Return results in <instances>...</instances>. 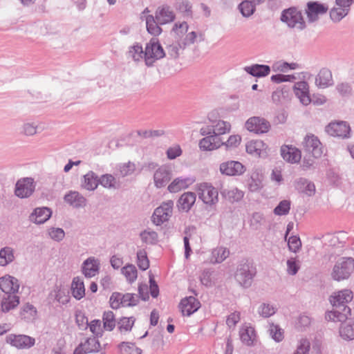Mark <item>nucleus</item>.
<instances>
[{"label":"nucleus","instance_id":"393cba45","mask_svg":"<svg viewBox=\"0 0 354 354\" xmlns=\"http://www.w3.org/2000/svg\"><path fill=\"white\" fill-rule=\"evenodd\" d=\"M268 148L267 145L260 140H252L246 144V151L257 157L266 154Z\"/></svg>","mask_w":354,"mask_h":354},{"label":"nucleus","instance_id":"aec40b11","mask_svg":"<svg viewBox=\"0 0 354 354\" xmlns=\"http://www.w3.org/2000/svg\"><path fill=\"white\" fill-rule=\"evenodd\" d=\"M155 18L159 24L164 25L174 21L176 15L169 6L163 5L157 8Z\"/></svg>","mask_w":354,"mask_h":354},{"label":"nucleus","instance_id":"13d9d810","mask_svg":"<svg viewBox=\"0 0 354 354\" xmlns=\"http://www.w3.org/2000/svg\"><path fill=\"white\" fill-rule=\"evenodd\" d=\"M122 294L120 292H113L110 299L109 304L113 309H118L122 307Z\"/></svg>","mask_w":354,"mask_h":354},{"label":"nucleus","instance_id":"4be33fe9","mask_svg":"<svg viewBox=\"0 0 354 354\" xmlns=\"http://www.w3.org/2000/svg\"><path fill=\"white\" fill-rule=\"evenodd\" d=\"M200 307V301L192 296L183 299L179 304L182 314L187 316H189L197 311Z\"/></svg>","mask_w":354,"mask_h":354},{"label":"nucleus","instance_id":"39448f33","mask_svg":"<svg viewBox=\"0 0 354 354\" xmlns=\"http://www.w3.org/2000/svg\"><path fill=\"white\" fill-rule=\"evenodd\" d=\"M196 192L199 199L206 205H213L218 201V192L210 183L203 182L197 184Z\"/></svg>","mask_w":354,"mask_h":354},{"label":"nucleus","instance_id":"0e129e2a","mask_svg":"<svg viewBox=\"0 0 354 354\" xmlns=\"http://www.w3.org/2000/svg\"><path fill=\"white\" fill-rule=\"evenodd\" d=\"M37 314L35 308L29 304H26L21 310V315L25 319L34 318Z\"/></svg>","mask_w":354,"mask_h":354},{"label":"nucleus","instance_id":"052dcab7","mask_svg":"<svg viewBox=\"0 0 354 354\" xmlns=\"http://www.w3.org/2000/svg\"><path fill=\"white\" fill-rule=\"evenodd\" d=\"M99 183L103 187L106 188L115 187L116 185L115 178L110 174H105L102 176L99 180Z\"/></svg>","mask_w":354,"mask_h":354},{"label":"nucleus","instance_id":"72a5a7b5","mask_svg":"<svg viewBox=\"0 0 354 354\" xmlns=\"http://www.w3.org/2000/svg\"><path fill=\"white\" fill-rule=\"evenodd\" d=\"M223 195L230 202L234 203L241 201L243 198L244 193L237 187H232L225 189L223 191Z\"/></svg>","mask_w":354,"mask_h":354},{"label":"nucleus","instance_id":"9d476101","mask_svg":"<svg viewBox=\"0 0 354 354\" xmlns=\"http://www.w3.org/2000/svg\"><path fill=\"white\" fill-rule=\"evenodd\" d=\"M246 129L257 134L267 133L270 129V122L263 118L251 117L245 124Z\"/></svg>","mask_w":354,"mask_h":354},{"label":"nucleus","instance_id":"6ab92c4d","mask_svg":"<svg viewBox=\"0 0 354 354\" xmlns=\"http://www.w3.org/2000/svg\"><path fill=\"white\" fill-rule=\"evenodd\" d=\"M199 142V147L203 151H214L223 146V141L216 135L208 134Z\"/></svg>","mask_w":354,"mask_h":354},{"label":"nucleus","instance_id":"a211bd4d","mask_svg":"<svg viewBox=\"0 0 354 354\" xmlns=\"http://www.w3.org/2000/svg\"><path fill=\"white\" fill-rule=\"evenodd\" d=\"M19 289V283L17 279L10 275L5 274L0 277V290L6 294H15Z\"/></svg>","mask_w":354,"mask_h":354},{"label":"nucleus","instance_id":"dca6fc26","mask_svg":"<svg viewBox=\"0 0 354 354\" xmlns=\"http://www.w3.org/2000/svg\"><path fill=\"white\" fill-rule=\"evenodd\" d=\"M6 342L19 348H26L35 344V339L27 335L10 334L6 337Z\"/></svg>","mask_w":354,"mask_h":354},{"label":"nucleus","instance_id":"c756f323","mask_svg":"<svg viewBox=\"0 0 354 354\" xmlns=\"http://www.w3.org/2000/svg\"><path fill=\"white\" fill-rule=\"evenodd\" d=\"M331 72L326 68L319 71L315 79V84L321 88H326L332 84Z\"/></svg>","mask_w":354,"mask_h":354},{"label":"nucleus","instance_id":"09e8293b","mask_svg":"<svg viewBox=\"0 0 354 354\" xmlns=\"http://www.w3.org/2000/svg\"><path fill=\"white\" fill-rule=\"evenodd\" d=\"M136 263L138 268L142 270H146L149 268V260L145 250H139L137 252Z\"/></svg>","mask_w":354,"mask_h":354},{"label":"nucleus","instance_id":"5701e85b","mask_svg":"<svg viewBox=\"0 0 354 354\" xmlns=\"http://www.w3.org/2000/svg\"><path fill=\"white\" fill-rule=\"evenodd\" d=\"M328 10V6L318 2H308L306 15L310 21H316L319 15L325 14Z\"/></svg>","mask_w":354,"mask_h":354},{"label":"nucleus","instance_id":"f8f14e48","mask_svg":"<svg viewBox=\"0 0 354 354\" xmlns=\"http://www.w3.org/2000/svg\"><path fill=\"white\" fill-rule=\"evenodd\" d=\"M174 203L172 201L163 203L160 206L157 207L152 216L153 223L160 225L167 221L171 216Z\"/></svg>","mask_w":354,"mask_h":354},{"label":"nucleus","instance_id":"a18cd8bd","mask_svg":"<svg viewBox=\"0 0 354 354\" xmlns=\"http://www.w3.org/2000/svg\"><path fill=\"white\" fill-rule=\"evenodd\" d=\"M15 259L13 251L10 248H4L0 250V266H6Z\"/></svg>","mask_w":354,"mask_h":354},{"label":"nucleus","instance_id":"49530a36","mask_svg":"<svg viewBox=\"0 0 354 354\" xmlns=\"http://www.w3.org/2000/svg\"><path fill=\"white\" fill-rule=\"evenodd\" d=\"M297 189L299 192L309 196H313L315 193V185L306 180H301L297 183Z\"/></svg>","mask_w":354,"mask_h":354},{"label":"nucleus","instance_id":"bb28decb","mask_svg":"<svg viewBox=\"0 0 354 354\" xmlns=\"http://www.w3.org/2000/svg\"><path fill=\"white\" fill-rule=\"evenodd\" d=\"M100 350V344L95 338H89L75 348L73 354H86L97 352Z\"/></svg>","mask_w":354,"mask_h":354},{"label":"nucleus","instance_id":"1a4fd4ad","mask_svg":"<svg viewBox=\"0 0 354 354\" xmlns=\"http://www.w3.org/2000/svg\"><path fill=\"white\" fill-rule=\"evenodd\" d=\"M220 172L228 176H240L246 171V167L239 161L227 160L219 166Z\"/></svg>","mask_w":354,"mask_h":354},{"label":"nucleus","instance_id":"8fccbe9b","mask_svg":"<svg viewBox=\"0 0 354 354\" xmlns=\"http://www.w3.org/2000/svg\"><path fill=\"white\" fill-rule=\"evenodd\" d=\"M340 335L344 339H354V324H344L339 330Z\"/></svg>","mask_w":354,"mask_h":354},{"label":"nucleus","instance_id":"f704fd0d","mask_svg":"<svg viewBox=\"0 0 354 354\" xmlns=\"http://www.w3.org/2000/svg\"><path fill=\"white\" fill-rule=\"evenodd\" d=\"M263 175L259 170L252 171L248 180V187L250 191L256 192L262 187Z\"/></svg>","mask_w":354,"mask_h":354},{"label":"nucleus","instance_id":"de8ad7c7","mask_svg":"<svg viewBox=\"0 0 354 354\" xmlns=\"http://www.w3.org/2000/svg\"><path fill=\"white\" fill-rule=\"evenodd\" d=\"M122 273L127 280L129 282H133L138 277V271L133 264H128L122 268Z\"/></svg>","mask_w":354,"mask_h":354},{"label":"nucleus","instance_id":"20e7f679","mask_svg":"<svg viewBox=\"0 0 354 354\" xmlns=\"http://www.w3.org/2000/svg\"><path fill=\"white\" fill-rule=\"evenodd\" d=\"M165 56V52L158 39L152 38L146 44L144 61L147 66H153Z\"/></svg>","mask_w":354,"mask_h":354},{"label":"nucleus","instance_id":"4d7b16f0","mask_svg":"<svg viewBox=\"0 0 354 354\" xmlns=\"http://www.w3.org/2000/svg\"><path fill=\"white\" fill-rule=\"evenodd\" d=\"M239 9L243 16L249 17L253 14L254 6L251 1L245 0L239 5Z\"/></svg>","mask_w":354,"mask_h":354},{"label":"nucleus","instance_id":"2f4dec72","mask_svg":"<svg viewBox=\"0 0 354 354\" xmlns=\"http://www.w3.org/2000/svg\"><path fill=\"white\" fill-rule=\"evenodd\" d=\"M71 292L77 299H81L85 295V287L83 280L79 277H75L71 283Z\"/></svg>","mask_w":354,"mask_h":354},{"label":"nucleus","instance_id":"f03ea898","mask_svg":"<svg viewBox=\"0 0 354 354\" xmlns=\"http://www.w3.org/2000/svg\"><path fill=\"white\" fill-rule=\"evenodd\" d=\"M188 29V24L185 21L176 22L172 27L171 32L174 37L178 40V44L180 47L185 48L186 46L194 44L198 37L200 39H203L202 32L197 33L195 31L187 32Z\"/></svg>","mask_w":354,"mask_h":354},{"label":"nucleus","instance_id":"338daca9","mask_svg":"<svg viewBox=\"0 0 354 354\" xmlns=\"http://www.w3.org/2000/svg\"><path fill=\"white\" fill-rule=\"evenodd\" d=\"M289 250L293 252H297L301 247V242L299 237L292 236L288 240Z\"/></svg>","mask_w":354,"mask_h":354},{"label":"nucleus","instance_id":"2eb2a0df","mask_svg":"<svg viewBox=\"0 0 354 354\" xmlns=\"http://www.w3.org/2000/svg\"><path fill=\"white\" fill-rule=\"evenodd\" d=\"M293 91L302 104L307 106L310 104L311 97L309 85L306 82L300 81L296 82L293 86Z\"/></svg>","mask_w":354,"mask_h":354},{"label":"nucleus","instance_id":"603ef678","mask_svg":"<svg viewBox=\"0 0 354 354\" xmlns=\"http://www.w3.org/2000/svg\"><path fill=\"white\" fill-rule=\"evenodd\" d=\"M290 209V202L287 200L282 201L274 208V213L278 216L286 215Z\"/></svg>","mask_w":354,"mask_h":354},{"label":"nucleus","instance_id":"c9c22d12","mask_svg":"<svg viewBox=\"0 0 354 354\" xmlns=\"http://www.w3.org/2000/svg\"><path fill=\"white\" fill-rule=\"evenodd\" d=\"M64 200L74 207H80L85 204V198L77 192H70L65 196Z\"/></svg>","mask_w":354,"mask_h":354},{"label":"nucleus","instance_id":"6e6552de","mask_svg":"<svg viewBox=\"0 0 354 354\" xmlns=\"http://www.w3.org/2000/svg\"><path fill=\"white\" fill-rule=\"evenodd\" d=\"M303 149L309 158H317L321 157L322 151V145L319 138L313 134H308L302 142Z\"/></svg>","mask_w":354,"mask_h":354},{"label":"nucleus","instance_id":"7c9ffc66","mask_svg":"<svg viewBox=\"0 0 354 354\" xmlns=\"http://www.w3.org/2000/svg\"><path fill=\"white\" fill-rule=\"evenodd\" d=\"M51 211L47 207L36 208L30 216V219L36 223H44L51 216Z\"/></svg>","mask_w":354,"mask_h":354},{"label":"nucleus","instance_id":"c85d7f7f","mask_svg":"<svg viewBox=\"0 0 354 354\" xmlns=\"http://www.w3.org/2000/svg\"><path fill=\"white\" fill-rule=\"evenodd\" d=\"M196 202V195L194 193L187 192L181 195L178 201V207L183 211L187 212L194 205Z\"/></svg>","mask_w":354,"mask_h":354},{"label":"nucleus","instance_id":"a878e982","mask_svg":"<svg viewBox=\"0 0 354 354\" xmlns=\"http://www.w3.org/2000/svg\"><path fill=\"white\" fill-rule=\"evenodd\" d=\"M194 182V179L188 177H178L168 185L167 189L171 193H177L188 188Z\"/></svg>","mask_w":354,"mask_h":354},{"label":"nucleus","instance_id":"774afa93","mask_svg":"<svg viewBox=\"0 0 354 354\" xmlns=\"http://www.w3.org/2000/svg\"><path fill=\"white\" fill-rule=\"evenodd\" d=\"M270 333L272 337L277 342L283 339V331L278 326L272 324L270 327Z\"/></svg>","mask_w":354,"mask_h":354},{"label":"nucleus","instance_id":"f3484780","mask_svg":"<svg viewBox=\"0 0 354 354\" xmlns=\"http://www.w3.org/2000/svg\"><path fill=\"white\" fill-rule=\"evenodd\" d=\"M35 189L33 179L25 178L19 180L16 184L15 194L20 198L30 196Z\"/></svg>","mask_w":354,"mask_h":354},{"label":"nucleus","instance_id":"c03bdc74","mask_svg":"<svg viewBox=\"0 0 354 354\" xmlns=\"http://www.w3.org/2000/svg\"><path fill=\"white\" fill-rule=\"evenodd\" d=\"M103 327L106 330L111 331L115 326V318L113 313L111 310L105 311L102 316Z\"/></svg>","mask_w":354,"mask_h":354},{"label":"nucleus","instance_id":"e2e57ef3","mask_svg":"<svg viewBox=\"0 0 354 354\" xmlns=\"http://www.w3.org/2000/svg\"><path fill=\"white\" fill-rule=\"evenodd\" d=\"M89 329L91 332L95 336H101L103 333V328L101 322L99 319H95L89 324Z\"/></svg>","mask_w":354,"mask_h":354},{"label":"nucleus","instance_id":"cd10ccee","mask_svg":"<svg viewBox=\"0 0 354 354\" xmlns=\"http://www.w3.org/2000/svg\"><path fill=\"white\" fill-rule=\"evenodd\" d=\"M100 263L97 259L93 257H90L86 259L82 267V271L86 277H92L95 276L99 270Z\"/></svg>","mask_w":354,"mask_h":354},{"label":"nucleus","instance_id":"4c0bfd02","mask_svg":"<svg viewBox=\"0 0 354 354\" xmlns=\"http://www.w3.org/2000/svg\"><path fill=\"white\" fill-rule=\"evenodd\" d=\"M120 354H141L142 350L138 348L134 343L122 342L118 346Z\"/></svg>","mask_w":354,"mask_h":354},{"label":"nucleus","instance_id":"680f3d73","mask_svg":"<svg viewBox=\"0 0 354 354\" xmlns=\"http://www.w3.org/2000/svg\"><path fill=\"white\" fill-rule=\"evenodd\" d=\"M122 307L133 306L138 303L137 296L131 293L122 294Z\"/></svg>","mask_w":354,"mask_h":354},{"label":"nucleus","instance_id":"69168bd1","mask_svg":"<svg viewBox=\"0 0 354 354\" xmlns=\"http://www.w3.org/2000/svg\"><path fill=\"white\" fill-rule=\"evenodd\" d=\"M136 170V166L132 162L124 163L120 165L119 171L121 176H126L133 174Z\"/></svg>","mask_w":354,"mask_h":354},{"label":"nucleus","instance_id":"ddd939ff","mask_svg":"<svg viewBox=\"0 0 354 354\" xmlns=\"http://www.w3.org/2000/svg\"><path fill=\"white\" fill-rule=\"evenodd\" d=\"M239 335L241 343L245 346H254L258 342L254 328L247 324L243 325L239 328Z\"/></svg>","mask_w":354,"mask_h":354},{"label":"nucleus","instance_id":"5fc2aeb1","mask_svg":"<svg viewBox=\"0 0 354 354\" xmlns=\"http://www.w3.org/2000/svg\"><path fill=\"white\" fill-rule=\"evenodd\" d=\"M297 67V64L295 63L288 64L281 61L275 62L272 65V69L274 71L287 72L290 69H295Z\"/></svg>","mask_w":354,"mask_h":354},{"label":"nucleus","instance_id":"f257e3e1","mask_svg":"<svg viewBox=\"0 0 354 354\" xmlns=\"http://www.w3.org/2000/svg\"><path fill=\"white\" fill-rule=\"evenodd\" d=\"M353 293L348 289L334 292L330 297L333 309L326 313V319L333 322H344L351 315V309L346 306L352 301Z\"/></svg>","mask_w":354,"mask_h":354},{"label":"nucleus","instance_id":"a19ab883","mask_svg":"<svg viewBox=\"0 0 354 354\" xmlns=\"http://www.w3.org/2000/svg\"><path fill=\"white\" fill-rule=\"evenodd\" d=\"M144 53L142 47L139 44H136L129 47L128 51V57L131 58L135 62H139L142 59L144 60Z\"/></svg>","mask_w":354,"mask_h":354},{"label":"nucleus","instance_id":"b1692460","mask_svg":"<svg viewBox=\"0 0 354 354\" xmlns=\"http://www.w3.org/2000/svg\"><path fill=\"white\" fill-rule=\"evenodd\" d=\"M281 155L284 160L290 163L299 162L301 158V153L299 149L288 145L281 146Z\"/></svg>","mask_w":354,"mask_h":354},{"label":"nucleus","instance_id":"37998d69","mask_svg":"<svg viewBox=\"0 0 354 354\" xmlns=\"http://www.w3.org/2000/svg\"><path fill=\"white\" fill-rule=\"evenodd\" d=\"M99 184V180L93 173H88L84 176L82 186L87 190L93 191L97 188Z\"/></svg>","mask_w":354,"mask_h":354},{"label":"nucleus","instance_id":"6e6d98bb","mask_svg":"<svg viewBox=\"0 0 354 354\" xmlns=\"http://www.w3.org/2000/svg\"><path fill=\"white\" fill-rule=\"evenodd\" d=\"M142 240L147 244H154L158 241V234L151 230H145L140 234Z\"/></svg>","mask_w":354,"mask_h":354},{"label":"nucleus","instance_id":"e433bc0d","mask_svg":"<svg viewBox=\"0 0 354 354\" xmlns=\"http://www.w3.org/2000/svg\"><path fill=\"white\" fill-rule=\"evenodd\" d=\"M153 15L146 17V26L148 32L152 35L158 36L161 34L162 28L158 26V21Z\"/></svg>","mask_w":354,"mask_h":354},{"label":"nucleus","instance_id":"0eeeda50","mask_svg":"<svg viewBox=\"0 0 354 354\" xmlns=\"http://www.w3.org/2000/svg\"><path fill=\"white\" fill-rule=\"evenodd\" d=\"M281 19L291 28L303 29L305 26V21L301 12L295 8L285 10L282 12Z\"/></svg>","mask_w":354,"mask_h":354},{"label":"nucleus","instance_id":"864d4df0","mask_svg":"<svg viewBox=\"0 0 354 354\" xmlns=\"http://www.w3.org/2000/svg\"><path fill=\"white\" fill-rule=\"evenodd\" d=\"M310 344L306 338H301L298 342L297 349L293 354H308L310 351Z\"/></svg>","mask_w":354,"mask_h":354},{"label":"nucleus","instance_id":"3c124183","mask_svg":"<svg viewBox=\"0 0 354 354\" xmlns=\"http://www.w3.org/2000/svg\"><path fill=\"white\" fill-rule=\"evenodd\" d=\"M133 324V317H123L118 322V328L121 333H126L131 330Z\"/></svg>","mask_w":354,"mask_h":354},{"label":"nucleus","instance_id":"9b49d317","mask_svg":"<svg viewBox=\"0 0 354 354\" xmlns=\"http://www.w3.org/2000/svg\"><path fill=\"white\" fill-rule=\"evenodd\" d=\"M327 133L333 137L348 138L351 132L349 124L344 121H334L326 127Z\"/></svg>","mask_w":354,"mask_h":354},{"label":"nucleus","instance_id":"473e14b6","mask_svg":"<svg viewBox=\"0 0 354 354\" xmlns=\"http://www.w3.org/2000/svg\"><path fill=\"white\" fill-rule=\"evenodd\" d=\"M244 70L249 74L254 77L267 76L270 71V68L267 65L254 64L250 66H246Z\"/></svg>","mask_w":354,"mask_h":354},{"label":"nucleus","instance_id":"4468645a","mask_svg":"<svg viewBox=\"0 0 354 354\" xmlns=\"http://www.w3.org/2000/svg\"><path fill=\"white\" fill-rule=\"evenodd\" d=\"M231 131V124L224 120H217L212 126L201 129L202 135H208L213 133L217 136L224 135Z\"/></svg>","mask_w":354,"mask_h":354},{"label":"nucleus","instance_id":"bf43d9fd","mask_svg":"<svg viewBox=\"0 0 354 354\" xmlns=\"http://www.w3.org/2000/svg\"><path fill=\"white\" fill-rule=\"evenodd\" d=\"M241 142V137L239 135L234 134L231 135L226 142H223V146L225 147L226 149H232L237 147Z\"/></svg>","mask_w":354,"mask_h":354},{"label":"nucleus","instance_id":"7ed1b4c3","mask_svg":"<svg viewBox=\"0 0 354 354\" xmlns=\"http://www.w3.org/2000/svg\"><path fill=\"white\" fill-rule=\"evenodd\" d=\"M354 271L353 257H340L335 262L331 272L332 278L337 281L347 279Z\"/></svg>","mask_w":354,"mask_h":354},{"label":"nucleus","instance_id":"412c9836","mask_svg":"<svg viewBox=\"0 0 354 354\" xmlns=\"http://www.w3.org/2000/svg\"><path fill=\"white\" fill-rule=\"evenodd\" d=\"M171 178V171L166 166H161L153 174V182L157 188L165 187Z\"/></svg>","mask_w":354,"mask_h":354},{"label":"nucleus","instance_id":"ea45409f","mask_svg":"<svg viewBox=\"0 0 354 354\" xmlns=\"http://www.w3.org/2000/svg\"><path fill=\"white\" fill-rule=\"evenodd\" d=\"M230 254V251L225 248L219 247L214 249L212 253L211 261L212 263H221Z\"/></svg>","mask_w":354,"mask_h":354},{"label":"nucleus","instance_id":"79ce46f5","mask_svg":"<svg viewBox=\"0 0 354 354\" xmlns=\"http://www.w3.org/2000/svg\"><path fill=\"white\" fill-rule=\"evenodd\" d=\"M348 13V8L337 6L335 3V6L330 11V17L333 21L338 22L341 21L345 16H346Z\"/></svg>","mask_w":354,"mask_h":354},{"label":"nucleus","instance_id":"423d86ee","mask_svg":"<svg viewBox=\"0 0 354 354\" xmlns=\"http://www.w3.org/2000/svg\"><path fill=\"white\" fill-rule=\"evenodd\" d=\"M257 270L253 262L246 261L240 263L236 272V279L242 286H247L251 283V281L256 274Z\"/></svg>","mask_w":354,"mask_h":354},{"label":"nucleus","instance_id":"58836bf2","mask_svg":"<svg viewBox=\"0 0 354 354\" xmlns=\"http://www.w3.org/2000/svg\"><path fill=\"white\" fill-rule=\"evenodd\" d=\"M19 304V297L15 294H11L3 300L1 304L2 310L3 312H8L9 310L16 308Z\"/></svg>","mask_w":354,"mask_h":354}]
</instances>
